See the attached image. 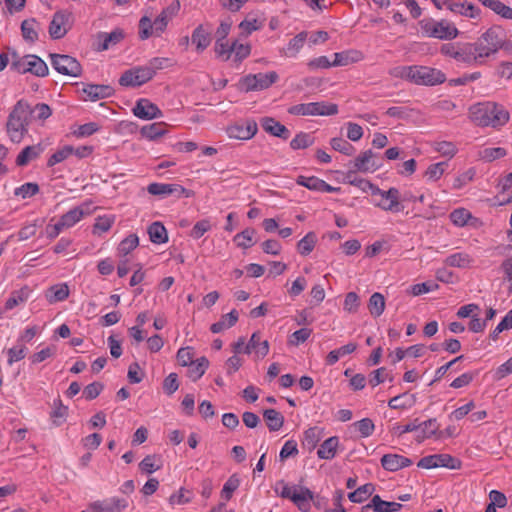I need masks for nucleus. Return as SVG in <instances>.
I'll return each mask as SVG.
<instances>
[{"label":"nucleus","mask_w":512,"mask_h":512,"mask_svg":"<svg viewBox=\"0 0 512 512\" xmlns=\"http://www.w3.org/2000/svg\"><path fill=\"white\" fill-rule=\"evenodd\" d=\"M133 114L142 120H153L163 116L159 107L147 98H140L132 109Z\"/></svg>","instance_id":"4468645a"},{"label":"nucleus","mask_w":512,"mask_h":512,"mask_svg":"<svg viewBox=\"0 0 512 512\" xmlns=\"http://www.w3.org/2000/svg\"><path fill=\"white\" fill-rule=\"evenodd\" d=\"M258 131L256 121L246 119L229 125L226 128V134L230 139L246 141L253 138Z\"/></svg>","instance_id":"f8f14e48"},{"label":"nucleus","mask_w":512,"mask_h":512,"mask_svg":"<svg viewBox=\"0 0 512 512\" xmlns=\"http://www.w3.org/2000/svg\"><path fill=\"white\" fill-rule=\"evenodd\" d=\"M313 144V138L307 133H298L290 142L293 150L305 149Z\"/></svg>","instance_id":"774afa93"},{"label":"nucleus","mask_w":512,"mask_h":512,"mask_svg":"<svg viewBox=\"0 0 512 512\" xmlns=\"http://www.w3.org/2000/svg\"><path fill=\"white\" fill-rule=\"evenodd\" d=\"M73 151H74V147L72 146H64L62 149H59L58 151H56L55 153H53L48 161H47V165L49 167H52L64 160H66L69 156H71L73 154Z\"/></svg>","instance_id":"0e129e2a"},{"label":"nucleus","mask_w":512,"mask_h":512,"mask_svg":"<svg viewBox=\"0 0 512 512\" xmlns=\"http://www.w3.org/2000/svg\"><path fill=\"white\" fill-rule=\"evenodd\" d=\"M332 149L346 156H351L355 152V148L351 143L341 137L332 138L330 141Z\"/></svg>","instance_id":"bf43d9fd"},{"label":"nucleus","mask_w":512,"mask_h":512,"mask_svg":"<svg viewBox=\"0 0 512 512\" xmlns=\"http://www.w3.org/2000/svg\"><path fill=\"white\" fill-rule=\"evenodd\" d=\"M373 195L381 197V201L375 203V206L384 211L398 213L404 209V206L400 202V193L397 188L391 187L388 190L374 188Z\"/></svg>","instance_id":"9b49d317"},{"label":"nucleus","mask_w":512,"mask_h":512,"mask_svg":"<svg viewBox=\"0 0 512 512\" xmlns=\"http://www.w3.org/2000/svg\"><path fill=\"white\" fill-rule=\"evenodd\" d=\"M139 245V238L136 234H129L118 246V253L122 256L128 255Z\"/></svg>","instance_id":"4d7b16f0"},{"label":"nucleus","mask_w":512,"mask_h":512,"mask_svg":"<svg viewBox=\"0 0 512 512\" xmlns=\"http://www.w3.org/2000/svg\"><path fill=\"white\" fill-rule=\"evenodd\" d=\"M238 320V312L236 310H232L231 312L223 315L221 319L215 323H213L210 327V330L217 334L221 333L231 327H233Z\"/></svg>","instance_id":"f704fd0d"},{"label":"nucleus","mask_w":512,"mask_h":512,"mask_svg":"<svg viewBox=\"0 0 512 512\" xmlns=\"http://www.w3.org/2000/svg\"><path fill=\"white\" fill-rule=\"evenodd\" d=\"M45 220L43 218H37L30 223L25 224L18 232V239L20 241L28 240L33 237L37 229L44 224Z\"/></svg>","instance_id":"8fccbe9b"},{"label":"nucleus","mask_w":512,"mask_h":512,"mask_svg":"<svg viewBox=\"0 0 512 512\" xmlns=\"http://www.w3.org/2000/svg\"><path fill=\"white\" fill-rule=\"evenodd\" d=\"M69 292V287L66 283H59L51 286L46 291L45 297L50 304H54L66 300Z\"/></svg>","instance_id":"2f4dec72"},{"label":"nucleus","mask_w":512,"mask_h":512,"mask_svg":"<svg viewBox=\"0 0 512 512\" xmlns=\"http://www.w3.org/2000/svg\"><path fill=\"white\" fill-rule=\"evenodd\" d=\"M99 38L102 39V43L99 45L98 49L105 51L112 45L119 43L124 38V33L121 29H115L110 33H101Z\"/></svg>","instance_id":"37998d69"},{"label":"nucleus","mask_w":512,"mask_h":512,"mask_svg":"<svg viewBox=\"0 0 512 512\" xmlns=\"http://www.w3.org/2000/svg\"><path fill=\"white\" fill-rule=\"evenodd\" d=\"M367 508H372L374 512H397L402 508V504L384 501L379 495H374Z\"/></svg>","instance_id":"7c9ffc66"},{"label":"nucleus","mask_w":512,"mask_h":512,"mask_svg":"<svg viewBox=\"0 0 512 512\" xmlns=\"http://www.w3.org/2000/svg\"><path fill=\"white\" fill-rule=\"evenodd\" d=\"M42 147L38 145L26 146L17 156L16 164L18 166H26L31 160L36 159L41 152Z\"/></svg>","instance_id":"58836bf2"},{"label":"nucleus","mask_w":512,"mask_h":512,"mask_svg":"<svg viewBox=\"0 0 512 512\" xmlns=\"http://www.w3.org/2000/svg\"><path fill=\"white\" fill-rule=\"evenodd\" d=\"M456 61L466 65L476 64V57L473 54L471 42H458V53Z\"/></svg>","instance_id":"ea45409f"},{"label":"nucleus","mask_w":512,"mask_h":512,"mask_svg":"<svg viewBox=\"0 0 512 512\" xmlns=\"http://www.w3.org/2000/svg\"><path fill=\"white\" fill-rule=\"evenodd\" d=\"M231 59L234 63L240 64L251 53V46L249 44L240 43L235 40L231 43Z\"/></svg>","instance_id":"e433bc0d"},{"label":"nucleus","mask_w":512,"mask_h":512,"mask_svg":"<svg viewBox=\"0 0 512 512\" xmlns=\"http://www.w3.org/2000/svg\"><path fill=\"white\" fill-rule=\"evenodd\" d=\"M374 485L371 483L358 487L355 491L348 494V499L353 503L364 502L374 492Z\"/></svg>","instance_id":"de8ad7c7"},{"label":"nucleus","mask_w":512,"mask_h":512,"mask_svg":"<svg viewBox=\"0 0 512 512\" xmlns=\"http://www.w3.org/2000/svg\"><path fill=\"white\" fill-rule=\"evenodd\" d=\"M209 366V361L206 357H200L196 361H194L192 364L188 365V376L192 381H197L200 379L206 369Z\"/></svg>","instance_id":"a18cd8bd"},{"label":"nucleus","mask_w":512,"mask_h":512,"mask_svg":"<svg viewBox=\"0 0 512 512\" xmlns=\"http://www.w3.org/2000/svg\"><path fill=\"white\" fill-rule=\"evenodd\" d=\"M31 289L24 286L18 290L13 291L5 302V311L14 309L15 307L24 304L30 297Z\"/></svg>","instance_id":"c756f323"},{"label":"nucleus","mask_w":512,"mask_h":512,"mask_svg":"<svg viewBox=\"0 0 512 512\" xmlns=\"http://www.w3.org/2000/svg\"><path fill=\"white\" fill-rule=\"evenodd\" d=\"M263 417L270 431H278L283 426L284 417L275 409H266L263 412Z\"/></svg>","instance_id":"79ce46f5"},{"label":"nucleus","mask_w":512,"mask_h":512,"mask_svg":"<svg viewBox=\"0 0 512 512\" xmlns=\"http://www.w3.org/2000/svg\"><path fill=\"white\" fill-rule=\"evenodd\" d=\"M256 234L255 229L253 228H246L240 233H237L234 236V242L236 243V246L242 249H248L252 247L255 243L254 236Z\"/></svg>","instance_id":"49530a36"},{"label":"nucleus","mask_w":512,"mask_h":512,"mask_svg":"<svg viewBox=\"0 0 512 512\" xmlns=\"http://www.w3.org/2000/svg\"><path fill=\"white\" fill-rule=\"evenodd\" d=\"M95 512H122L128 507V501L124 498L111 497L91 503Z\"/></svg>","instance_id":"a211bd4d"},{"label":"nucleus","mask_w":512,"mask_h":512,"mask_svg":"<svg viewBox=\"0 0 512 512\" xmlns=\"http://www.w3.org/2000/svg\"><path fill=\"white\" fill-rule=\"evenodd\" d=\"M69 14L66 12H56L49 25V35L52 39H61L68 32Z\"/></svg>","instance_id":"f3484780"},{"label":"nucleus","mask_w":512,"mask_h":512,"mask_svg":"<svg viewBox=\"0 0 512 512\" xmlns=\"http://www.w3.org/2000/svg\"><path fill=\"white\" fill-rule=\"evenodd\" d=\"M115 217L112 215H103L96 218L93 226L95 234H101L109 231L114 224Z\"/></svg>","instance_id":"052dcab7"},{"label":"nucleus","mask_w":512,"mask_h":512,"mask_svg":"<svg viewBox=\"0 0 512 512\" xmlns=\"http://www.w3.org/2000/svg\"><path fill=\"white\" fill-rule=\"evenodd\" d=\"M446 167V162H438L431 164L425 171V177L427 178L428 181H437L444 174Z\"/></svg>","instance_id":"680f3d73"},{"label":"nucleus","mask_w":512,"mask_h":512,"mask_svg":"<svg viewBox=\"0 0 512 512\" xmlns=\"http://www.w3.org/2000/svg\"><path fill=\"white\" fill-rule=\"evenodd\" d=\"M150 71L145 65L131 68L121 75L119 83L124 87L141 86L152 79Z\"/></svg>","instance_id":"ddd939ff"},{"label":"nucleus","mask_w":512,"mask_h":512,"mask_svg":"<svg viewBox=\"0 0 512 512\" xmlns=\"http://www.w3.org/2000/svg\"><path fill=\"white\" fill-rule=\"evenodd\" d=\"M450 221L457 227L466 225L477 227L480 223L479 219L474 217L467 209L457 208L449 215Z\"/></svg>","instance_id":"412c9836"},{"label":"nucleus","mask_w":512,"mask_h":512,"mask_svg":"<svg viewBox=\"0 0 512 512\" xmlns=\"http://www.w3.org/2000/svg\"><path fill=\"white\" fill-rule=\"evenodd\" d=\"M368 308L372 316H381L385 310L384 296L378 292L373 293L369 299Z\"/></svg>","instance_id":"09e8293b"},{"label":"nucleus","mask_w":512,"mask_h":512,"mask_svg":"<svg viewBox=\"0 0 512 512\" xmlns=\"http://www.w3.org/2000/svg\"><path fill=\"white\" fill-rule=\"evenodd\" d=\"M322 179L316 176H304L300 175L296 178V183L303 186L311 191L319 192Z\"/></svg>","instance_id":"69168bd1"},{"label":"nucleus","mask_w":512,"mask_h":512,"mask_svg":"<svg viewBox=\"0 0 512 512\" xmlns=\"http://www.w3.org/2000/svg\"><path fill=\"white\" fill-rule=\"evenodd\" d=\"M39 23L34 19H26L21 23V32L25 41L34 43L38 40Z\"/></svg>","instance_id":"c9c22d12"},{"label":"nucleus","mask_w":512,"mask_h":512,"mask_svg":"<svg viewBox=\"0 0 512 512\" xmlns=\"http://www.w3.org/2000/svg\"><path fill=\"white\" fill-rule=\"evenodd\" d=\"M317 242V238L314 232L307 233L297 244L298 252L306 256L310 254Z\"/></svg>","instance_id":"603ef678"},{"label":"nucleus","mask_w":512,"mask_h":512,"mask_svg":"<svg viewBox=\"0 0 512 512\" xmlns=\"http://www.w3.org/2000/svg\"><path fill=\"white\" fill-rule=\"evenodd\" d=\"M192 498L193 493L190 490L181 487L177 492L173 493L169 497V504L172 506L188 504L192 501Z\"/></svg>","instance_id":"5fc2aeb1"},{"label":"nucleus","mask_w":512,"mask_h":512,"mask_svg":"<svg viewBox=\"0 0 512 512\" xmlns=\"http://www.w3.org/2000/svg\"><path fill=\"white\" fill-rule=\"evenodd\" d=\"M381 465L387 471L396 472L412 465V461L405 456L389 453L382 456Z\"/></svg>","instance_id":"aec40b11"},{"label":"nucleus","mask_w":512,"mask_h":512,"mask_svg":"<svg viewBox=\"0 0 512 512\" xmlns=\"http://www.w3.org/2000/svg\"><path fill=\"white\" fill-rule=\"evenodd\" d=\"M191 42L196 46V51L202 53L211 43V35L203 25L197 26L192 32Z\"/></svg>","instance_id":"bb28decb"},{"label":"nucleus","mask_w":512,"mask_h":512,"mask_svg":"<svg viewBox=\"0 0 512 512\" xmlns=\"http://www.w3.org/2000/svg\"><path fill=\"white\" fill-rule=\"evenodd\" d=\"M244 353H254L256 359H263L269 353V343L267 340H261L258 332H254L245 346Z\"/></svg>","instance_id":"6ab92c4d"},{"label":"nucleus","mask_w":512,"mask_h":512,"mask_svg":"<svg viewBox=\"0 0 512 512\" xmlns=\"http://www.w3.org/2000/svg\"><path fill=\"white\" fill-rule=\"evenodd\" d=\"M12 68L21 74L30 73L37 77H45L49 73L47 64L37 55L29 54L12 62Z\"/></svg>","instance_id":"0eeeda50"},{"label":"nucleus","mask_w":512,"mask_h":512,"mask_svg":"<svg viewBox=\"0 0 512 512\" xmlns=\"http://www.w3.org/2000/svg\"><path fill=\"white\" fill-rule=\"evenodd\" d=\"M445 263H446V265L451 266V267L468 268L472 265L473 258L467 253L458 252V253L449 255L445 259Z\"/></svg>","instance_id":"c03bdc74"},{"label":"nucleus","mask_w":512,"mask_h":512,"mask_svg":"<svg viewBox=\"0 0 512 512\" xmlns=\"http://www.w3.org/2000/svg\"><path fill=\"white\" fill-rule=\"evenodd\" d=\"M180 8L179 1L171 4L169 7L162 10V12L152 21L148 16H143L139 20V38L147 40L155 36L159 37L167 28V25Z\"/></svg>","instance_id":"20e7f679"},{"label":"nucleus","mask_w":512,"mask_h":512,"mask_svg":"<svg viewBox=\"0 0 512 512\" xmlns=\"http://www.w3.org/2000/svg\"><path fill=\"white\" fill-rule=\"evenodd\" d=\"M150 241L154 244H164L168 241L167 230L160 222H153L148 227Z\"/></svg>","instance_id":"4c0bfd02"},{"label":"nucleus","mask_w":512,"mask_h":512,"mask_svg":"<svg viewBox=\"0 0 512 512\" xmlns=\"http://www.w3.org/2000/svg\"><path fill=\"white\" fill-rule=\"evenodd\" d=\"M231 44L227 40L223 39H216L215 45H214V51L216 54V57L219 58L222 61H228L231 59Z\"/></svg>","instance_id":"e2e57ef3"},{"label":"nucleus","mask_w":512,"mask_h":512,"mask_svg":"<svg viewBox=\"0 0 512 512\" xmlns=\"http://www.w3.org/2000/svg\"><path fill=\"white\" fill-rule=\"evenodd\" d=\"M39 192V185L33 182H27L14 189V195L27 199L35 196Z\"/></svg>","instance_id":"13d9d810"},{"label":"nucleus","mask_w":512,"mask_h":512,"mask_svg":"<svg viewBox=\"0 0 512 512\" xmlns=\"http://www.w3.org/2000/svg\"><path fill=\"white\" fill-rule=\"evenodd\" d=\"M85 100L96 101L110 97L113 94V88L109 85L88 84L83 88Z\"/></svg>","instance_id":"b1692460"},{"label":"nucleus","mask_w":512,"mask_h":512,"mask_svg":"<svg viewBox=\"0 0 512 512\" xmlns=\"http://www.w3.org/2000/svg\"><path fill=\"white\" fill-rule=\"evenodd\" d=\"M506 154V150L502 147H487L479 150L478 158L486 162H491L505 157Z\"/></svg>","instance_id":"3c124183"},{"label":"nucleus","mask_w":512,"mask_h":512,"mask_svg":"<svg viewBox=\"0 0 512 512\" xmlns=\"http://www.w3.org/2000/svg\"><path fill=\"white\" fill-rule=\"evenodd\" d=\"M391 75L423 86H435L446 81V75L440 69L422 65L399 66L391 71Z\"/></svg>","instance_id":"f03ea898"},{"label":"nucleus","mask_w":512,"mask_h":512,"mask_svg":"<svg viewBox=\"0 0 512 512\" xmlns=\"http://www.w3.org/2000/svg\"><path fill=\"white\" fill-rule=\"evenodd\" d=\"M240 485V480L236 475H232L228 478V480L224 483L221 496L225 500H230L233 493L238 489Z\"/></svg>","instance_id":"338daca9"},{"label":"nucleus","mask_w":512,"mask_h":512,"mask_svg":"<svg viewBox=\"0 0 512 512\" xmlns=\"http://www.w3.org/2000/svg\"><path fill=\"white\" fill-rule=\"evenodd\" d=\"M414 403V396L403 393L401 395L391 398L388 402V406L391 409H407L410 408Z\"/></svg>","instance_id":"864d4df0"},{"label":"nucleus","mask_w":512,"mask_h":512,"mask_svg":"<svg viewBox=\"0 0 512 512\" xmlns=\"http://www.w3.org/2000/svg\"><path fill=\"white\" fill-rule=\"evenodd\" d=\"M357 349V344L350 342L338 349L330 351L326 357V363L328 365H334L339 361L340 358L353 353Z\"/></svg>","instance_id":"a19ab883"},{"label":"nucleus","mask_w":512,"mask_h":512,"mask_svg":"<svg viewBox=\"0 0 512 512\" xmlns=\"http://www.w3.org/2000/svg\"><path fill=\"white\" fill-rule=\"evenodd\" d=\"M142 137L148 140H155L166 133V130L162 128L161 123H153L143 126L140 130Z\"/></svg>","instance_id":"6e6d98bb"},{"label":"nucleus","mask_w":512,"mask_h":512,"mask_svg":"<svg viewBox=\"0 0 512 512\" xmlns=\"http://www.w3.org/2000/svg\"><path fill=\"white\" fill-rule=\"evenodd\" d=\"M416 425L418 426V429L415 431V439L418 443H422L425 439H428L435 435L439 428V425L435 418L423 421L421 423L416 422Z\"/></svg>","instance_id":"cd10ccee"},{"label":"nucleus","mask_w":512,"mask_h":512,"mask_svg":"<svg viewBox=\"0 0 512 512\" xmlns=\"http://www.w3.org/2000/svg\"><path fill=\"white\" fill-rule=\"evenodd\" d=\"M275 494L283 499H289L301 512H309L314 493L305 486H290L284 480H278L273 486Z\"/></svg>","instance_id":"39448f33"},{"label":"nucleus","mask_w":512,"mask_h":512,"mask_svg":"<svg viewBox=\"0 0 512 512\" xmlns=\"http://www.w3.org/2000/svg\"><path fill=\"white\" fill-rule=\"evenodd\" d=\"M339 446V439L336 436H332L326 439L318 448L317 456L320 459L331 460L335 457L337 448Z\"/></svg>","instance_id":"473e14b6"},{"label":"nucleus","mask_w":512,"mask_h":512,"mask_svg":"<svg viewBox=\"0 0 512 512\" xmlns=\"http://www.w3.org/2000/svg\"><path fill=\"white\" fill-rule=\"evenodd\" d=\"M147 191L151 195L167 196L174 193H183L185 188L178 184L151 183L147 187Z\"/></svg>","instance_id":"c85d7f7f"},{"label":"nucleus","mask_w":512,"mask_h":512,"mask_svg":"<svg viewBox=\"0 0 512 512\" xmlns=\"http://www.w3.org/2000/svg\"><path fill=\"white\" fill-rule=\"evenodd\" d=\"M261 126L265 132L272 136L279 137L284 140L288 139L290 136V131L274 118L264 117L261 120Z\"/></svg>","instance_id":"5701e85b"},{"label":"nucleus","mask_w":512,"mask_h":512,"mask_svg":"<svg viewBox=\"0 0 512 512\" xmlns=\"http://www.w3.org/2000/svg\"><path fill=\"white\" fill-rule=\"evenodd\" d=\"M52 67L60 74L70 77H79L82 66L78 60L69 55L50 54Z\"/></svg>","instance_id":"1a4fd4ad"},{"label":"nucleus","mask_w":512,"mask_h":512,"mask_svg":"<svg viewBox=\"0 0 512 512\" xmlns=\"http://www.w3.org/2000/svg\"><path fill=\"white\" fill-rule=\"evenodd\" d=\"M278 80V74L275 71L267 73L249 74L239 81V88L242 91H260L269 88Z\"/></svg>","instance_id":"6e6552de"},{"label":"nucleus","mask_w":512,"mask_h":512,"mask_svg":"<svg viewBox=\"0 0 512 512\" xmlns=\"http://www.w3.org/2000/svg\"><path fill=\"white\" fill-rule=\"evenodd\" d=\"M470 119L479 127L500 129L510 120L509 111L495 102L478 103L469 109Z\"/></svg>","instance_id":"f257e3e1"},{"label":"nucleus","mask_w":512,"mask_h":512,"mask_svg":"<svg viewBox=\"0 0 512 512\" xmlns=\"http://www.w3.org/2000/svg\"><path fill=\"white\" fill-rule=\"evenodd\" d=\"M68 406L64 405L60 398L53 401L50 417L55 426H61L68 417Z\"/></svg>","instance_id":"72a5a7b5"},{"label":"nucleus","mask_w":512,"mask_h":512,"mask_svg":"<svg viewBox=\"0 0 512 512\" xmlns=\"http://www.w3.org/2000/svg\"><path fill=\"white\" fill-rule=\"evenodd\" d=\"M308 33L302 31L294 36L285 47L280 50V53L288 58H296L307 40Z\"/></svg>","instance_id":"4be33fe9"},{"label":"nucleus","mask_w":512,"mask_h":512,"mask_svg":"<svg viewBox=\"0 0 512 512\" xmlns=\"http://www.w3.org/2000/svg\"><path fill=\"white\" fill-rule=\"evenodd\" d=\"M449 11L472 19L479 17L481 13L480 9L471 3L455 2L454 0L449 4Z\"/></svg>","instance_id":"a878e982"},{"label":"nucleus","mask_w":512,"mask_h":512,"mask_svg":"<svg viewBox=\"0 0 512 512\" xmlns=\"http://www.w3.org/2000/svg\"><path fill=\"white\" fill-rule=\"evenodd\" d=\"M32 116V108L24 101L19 100L8 115L6 131L13 143H20L28 133V127Z\"/></svg>","instance_id":"7ed1b4c3"},{"label":"nucleus","mask_w":512,"mask_h":512,"mask_svg":"<svg viewBox=\"0 0 512 512\" xmlns=\"http://www.w3.org/2000/svg\"><path fill=\"white\" fill-rule=\"evenodd\" d=\"M493 55L504 43L503 31L499 27H491L478 38Z\"/></svg>","instance_id":"dca6fc26"},{"label":"nucleus","mask_w":512,"mask_h":512,"mask_svg":"<svg viewBox=\"0 0 512 512\" xmlns=\"http://www.w3.org/2000/svg\"><path fill=\"white\" fill-rule=\"evenodd\" d=\"M95 209L96 207L93 206L92 200H86L80 205L75 206L64 213L59 218V222L65 230L70 229L79 223L84 217L91 215Z\"/></svg>","instance_id":"9d476101"},{"label":"nucleus","mask_w":512,"mask_h":512,"mask_svg":"<svg viewBox=\"0 0 512 512\" xmlns=\"http://www.w3.org/2000/svg\"><path fill=\"white\" fill-rule=\"evenodd\" d=\"M380 167L381 163L370 149L358 155L353 161L354 170L363 173H373Z\"/></svg>","instance_id":"2eb2a0df"},{"label":"nucleus","mask_w":512,"mask_h":512,"mask_svg":"<svg viewBox=\"0 0 512 512\" xmlns=\"http://www.w3.org/2000/svg\"><path fill=\"white\" fill-rule=\"evenodd\" d=\"M334 60L332 61L333 67L347 66L352 63H357L363 60L364 56L361 51L358 50H346L342 52H336L333 54Z\"/></svg>","instance_id":"393cba45"},{"label":"nucleus","mask_w":512,"mask_h":512,"mask_svg":"<svg viewBox=\"0 0 512 512\" xmlns=\"http://www.w3.org/2000/svg\"><path fill=\"white\" fill-rule=\"evenodd\" d=\"M425 36L439 40H453L459 35V30L450 21L428 19L420 23Z\"/></svg>","instance_id":"423d86ee"}]
</instances>
